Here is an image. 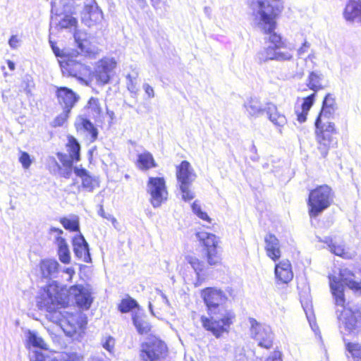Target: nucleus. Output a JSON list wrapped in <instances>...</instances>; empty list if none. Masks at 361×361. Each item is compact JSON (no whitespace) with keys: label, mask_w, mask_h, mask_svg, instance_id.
Instances as JSON below:
<instances>
[{"label":"nucleus","mask_w":361,"mask_h":361,"mask_svg":"<svg viewBox=\"0 0 361 361\" xmlns=\"http://www.w3.org/2000/svg\"><path fill=\"white\" fill-rule=\"evenodd\" d=\"M281 4L280 2L278 3V10L274 13V16L271 17V20L267 22V25H264L261 24V20L257 16H254L255 21L257 24L258 27L263 31L265 34L269 35V42L274 44V47H283V43L281 41V37L280 35H278L274 32L276 28V17L281 12ZM264 23L267 21L264 20Z\"/></svg>","instance_id":"ddd939ff"},{"label":"nucleus","mask_w":361,"mask_h":361,"mask_svg":"<svg viewBox=\"0 0 361 361\" xmlns=\"http://www.w3.org/2000/svg\"><path fill=\"white\" fill-rule=\"evenodd\" d=\"M18 159L25 169L30 168L32 164V160L30 159V154L27 152L20 150V156Z\"/></svg>","instance_id":"3c124183"},{"label":"nucleus","mask_w":361,"mask_h":361,"mask_svg":"<svg viewBox=\"0 0 361 361\" xmlns=\"http://www.w3.org/2000/svg\"><path fill=\"white\" fill-rule=\"evenodd\" d=\"M159 293H160V298H161V302L165 306L169 307L170 302H169V300L167 299L166 296L160 290H159Z\"/></svg>","instance_id":"338daca9"},{"label":"nucleus","mask_w":361,"mask_h":361,"mask_svg":"<svg viewBox=\"0 0 361 361\" xmlns=\"http://www.w3.org/2000/svg\"><path fill=\"white\" fill-rule=\"evenodd\" d=\"M50 233L51 234L56 233V237H62V234L63 233V230H61L60 228L51 227L50 228ZM55 237H56V235L54 236V238Z\"/></svg>","instance_id":"69168bd1"},{"label":"nucleus","mask_w":361,"mask_h":361,"mask_svg":"<svg viewBox=\"0 0 361 361\" xmlns=\"http://www.w3.org/2000/svg\"><path fill=\"white\" fill-rule=\"evenodd\" d=\"M88 113L94 118H99L102 113V107L97 98L91 97L86 106Z\"/></svg>","instance_id":"ea45409f"},{"label":"nucleus","mask_w":361,"mask_h":361,"mask_svg":"<svg viewBox=\"0 0 361 361\" xmlns=\"http://www.w3.org/2000/svg\"><path fill=\"white\" fill-rule=\"evenodd\" d=\"M355 274L348 269H342L340 271L339 276H329V285L335 305L340 307L341 310H336L337 317L339 322L341 331L350 332L354 330L360 318V313L357 310H353L345 306L344 297V285L354 290H361V281L355 280Z\"/></svg>","instance_id":"f03ea898"},{"label":"nucleus","mask_w":361,"mask_h":361,"mask_svg":"<svg viewBox=\"0 0 361 361\" xmlns=\"http://www.w3.org/2000/svg\"><path fill=\"white\" fill-rule=\"evenodd\" d=\"M194 214H196L200 219L206 221L208 223L212 222L211 218L208 216V214L206 212H203L202 210L196 212Z\"/></svg>","instance_id":"680f3d73"},{"label":"nucleus","mask_w":361,"mask_h":361,"mask_svg":"<svg viewBox=\"0 0 361 361\" xmlns=\"http://www.w3.org/2000/svg\"><path fill=\"white\" fill-rule=\"evenodd\" d=\"M56 302H57L56 286L55 284H50L42 293L40 304L42 306L46 307L49 312L47 317H49L53 322H56V324H59L61 328H64L66 323L69 322V320L65 318L67 312L64 310L52 311L55 307Z\"/></svg>","instance_id":"423d86ee"},{"label":"nucleus","mask_w":361,"mask_h":361,"mask_svg":"<svg viewBox=\"0 0 361 361\" xmlns=\"http://www.w3.org/2000/svg\"><path fill=\"white\" fill-rule=\"evenodd\" d=\"M72 244L76 257L85 262H91L88 243L81 233H79L73 238Z\"/></svg>","instance_id":"f3484780"},{"label":"nucleus","mask_w":361,"mask_h":361,"mask_svg":"<svg viewBox=\"0 0 361 361\" xmlns=\"http://www.w3.org/2000/svg\"><path fill=\"white\" fill-rule=\"evenodd\" d=\"M57 157L59 161L63 164V166H72L75 159H71V156L58 152Z\"/></svg>","instance_id":"864d4df0"},{"label":"nucleus","mask_w":361,"mask_h":361,"mask_svg":"<svg viewBox=\"0 0 361 361\" xmlns=\"http://www.w3.org/2000/svg\"><path fill=\"white\" fill-rule=\"evenodd\" d=\"M194 214H196L200 219L206 221L208 223L212 222L211 218L208 216V214L206 212H203L202 210L196 212Z\"/></svg>","instance_id":"052dcab7"},{"label":"nucleus","mask_w":361,"mask_h":361,"mask_svg":"<svg viewBox=\"0 0 361 361\" xmlns=\"http://www.w3.org/2000/svg\"><path fill=\"white\" fill-rule=\"evenodd\" d=\"M333 200V193L330 187L323 185L310 191L308 199L309 214L316 217L327 209Z\"/></svg>","instance_id":"7ed1b4c3"},{"label":"nucleus","mask_w":361,"mask_h":361,"mask_svg":"<svg viewBox=\"0 0 361 361\" xmlns=\"http://www.w3.org/2000/svg\"><path fill=\"white\" fill-rule=\"evenodd\" d=\"M201 297L209 316L201 317L200 322L203 328L216 338L225 333L228 334L235 319V314L224 305L227 300L226 295L220 289L207 288L202 290Z\"/></svg>","instance_id":"f257e3e1"},{"label":"nucleus","mask_w":361,"mask_h":361,"mask_svg":"<svg viewBox=\"0 0 361 361\" xmlns=\"http://www.w3.org/2000/svg\"><path fill=\"white\" fill-rule=\"evenodd\" d=\"M75 175L81 178V188L87 192H92L99 186L97 179L90 175L89 172L85 169L75 168Z\"/></svg>","instance_id":"4be33fe9"},{"label":"nucleus","mask_w":361,"mask_h":361,"mask_svg":"<svg viewBox=\"0 0 361 361\" xmlns=\"http://www.w3.org/2000/svg\"><path fill=\"white\" fill-rule=\"evenodd\" d=\"M178 183L180 185H192L196 178V174L188 161H183L176 168Z\"/></svg>","instance_id":"6ab92c4d"},{"label":"nucleus","mask_w":361,"mask_h":361,"mask_svg":"<svg viewBox=\"0 0 361 361\" xmlns=\"http://www.w3.org/2000/svg\"><path fill=\"white\" fill-rule=\"evenodd\" d=\"M82 356L76 353H61L56 356L42 353H36V359L32 361H81Z\"/></svg>","instance_id":"5701e85b"},{"label":"nucleus","mask_w":361,"mask_h":361,"mask_svg":"<svg viewBox=\"0 0 361 361\" xmlns=\"http://www.w3.org/2000/svg\"><path fill=\"white\" fill-rule=\"evenodd\" d=\"M191 185H179L180 190L182 193V199L184 201H190L195 197L194 192L190 190V187Z\"/></svg>","instance_id":"09e8293b"},{"label":"nucleus","mask_w":361,"mask_h":361,"mask_svg":"<svg viewBox=\"0 0 361 361\" xmlns=\"http://www.w3.org/2000/svg\"><path fill=\"white\" fill-rule=\"evenodd\" d=\"M74 39L78 48L80 51L81 54H88L92 53L87 32L80 30H74Z\"/></svg>","instance_id":"c85d7f7f"},{"label":"nucleus","mask_w":361,"mask_h":361,"mask_svg":"<svg viewBox=\"0 0 361 361\" xmlns=\"http://www.w3.org/2000/svg\"><path fill=\"white\" fill-rule=\"evenodd\" d=\"M274 272L276 279L283 283H288L293 278L290 262L287 259L276 264Z\"/></svg>","instance_id":"412c9836"},{"label":"nucleus","mask_w":361,"mask_h":361,"mask_svg":"<svg viewBox=\"0 0 361 361\" xmlns=\"http://www.w3.org/2000/svg\"><path fill=\"white\" fill-rule=\"evenodd\" d=\"M72 173V166H65V169L61 170V175L66 178H69Z\"/></svg>","instance_id":"e2e57ef3"},{"label":"nucleus","mask_w":361,"mask_h":361,"mask_svg":"<svg viewBox=\"0 0 361 361\" xmlns=\"http://www.w3.org/2000/svg\"><path fill=\"white\" fill-rule=\"evenodd\" d=\"M20 42V39L16 35H12L8 40V44L12 49H17Z\"/></svg>","instance_id":"4d7b16f0"},{"label":"nucleus","mask_w":361,"mask_h":361,"mask_svg":"<svg viewBox=\"0 0 361 361\" xmlns=\"http://www.w3.org/2000/svg\"><path fill=\"white\" fill-rule=\"evenodd\" d=\"M54 243L57 246L59 260L63 264L71 262V252L66 240L63 237H55Z\"/></svg>","instance_id":"cd10ccee"},{"label":"nucleus","mask_w":361,"mask_h":361,"mask_svg":"<svg viewBox=\"0 0 361 361\" xmlns=\"http://www.w3.org/2000/svg\"><path fill=\"white\" fill-rule=\"evenodd\" d=\"M52 12L59 18L58 26L61 29H68L71 31L77 28L78 20L76 15V7L73 3L68 0H56L52 3Z\"/></svg>","instance_id":"20e7f679"},{"label":"nucleus","mask_w":361,"mask_h":361,"mask_svg":"<svg viewBox=\"0 0 361 361\" xmlns=\"http://www.w3.org/2000/svg\"><path fill=\"white\" fill-rule=\"evenodd\" d=\"M133 322L140 334H146L151 329L149 323L145 318L137 314L133 316Z\"/></svg>","instance_id":"4c0bfd02"},{"label":"nucleus","mask_w":361,"mask_h":361,"mask_svg":"<svg viewBox=\"0 0 361 361\" xmlns=\"http://www.w3.org/2000/svg\"><path fill=\"white\" fill-rule=\"evenodd\" d=\"M116 65V62L112 58H104L98 61L95 68V78L97 82L102 85L108 83Z\"/></svg>","instance_id":"dca6fc26"},{"label":"nucleus","mask_w":361,"mask_h":361,"mask_svg":"<svg viewBox=\"0 0 361 361\" xmlns=\"http://www.w3.org/2000/svg\"><path fill=\"white\" fill-rule=\"evenodd\" d=\"M275 47L269 46L258 51L255 56V61L262 64L268 61H274Z\"/></svg>","instance_id":"c9c22d12"},{"label":"nucleus","mask_w":361,"mask_h":361,"mask_svg":"<svg viewBox=\"0 0 361 361\" xmlns=\"http://www.w3.org/2000/svg\"><path fill=\"white\" fill-rule=\"evenodd\" d=\"M29 343L34 347L38 348L39 350L35 351V358L32 357L30 361H32L36 359V353L39 352L44 354L50 355L49 352L47 351V344L38 335L34 332H29L28 337Z\"/></svg>","instance_id":"72a5a7b5"},{"label":"nucleus","mask_w":361,"mask_h":361,"mask_svg":"<svg viewBox=\"0 0 361 361\" xmlns=\"http://www.w3.org/2000/svg\"><path fill=\"white\" fill-rule=\"evenodd\" d=\"M196 236L205 247L208 263L210 265L219 264L221 258L217 251L218 240L216 236L205 231L197 232Z\"/></svg>","instance_id":"9b49d317"},{"label":"nucleus","mask_w":361,"mask_h":361,"mask_svg":"<svg viewBox=\"0 0 361 361\" xmlns=\"http://www.w3.org/2000/svg\"><path fill=\"white\" fill-rule=\"evenodd\" d=\"M70 113L71 111L68 109H63V112L54 119V126H61L69 117Z\"/></svg>","instance_id":"603ef678"},{"label":"nucleus","mask_w":361,"mask_h":361,"mask_svg":"<svg viewBox=\"0 0 361 361\" xmlns=\"http://www.w3.org/2000/svg\"><path fill=\"white\" fill-rule=\"evenodd\" d=\"M264 241L266 243L265 250L267 255L274 261H276L281 257V250L279 241L275 235L272 234L267 235Z\"/></svg>","instance_id":"a878e982"},{"label":"nucleus","mask_w":361,"mask_h":361,"mask_svg":"<svg viewBox=\"0 0 361 361\" xmlns=\"http://www.w3.org/2000/svg\"><path fill=\"white\" fill-rule=\"evenodd\" d=\"M138 305L137 302L133 298L123 299L118 305V310L122 313H126Z\"/></svg>","instance_id":"a18cd8bd"},{"label":"nucleus","mask_w":361,"mask_h":361,"mask_svg":"<svg viewBox=\"0 0 361 361\" xmlns=\"http://www.w3.org/2000/svg\"><path fill=\"white\" fill-rule=\"evenodd\" d=\"M280 0H247V4L252 11L253 16L261 20V24L267 25L271 17L278 10V3Z\"/></svg>","instance_id":"0eeeda50"},{"label":"nucleus","mask_w":361,"mask_h":361,"mask_svg":"<svg viewBox=\"0 0 361 361\" xmlns=\"http://www.w3.org/2000/svg\"><path fill=\"white\" fill-rule=\"evenodd\" d=\"M80 125L83 129L89 133L91 136V142H94L97 140L98 135V130L94 127L93 123L87 118H82L80 119Z\"/></svg>","instance_id":"37998d69"},{"label":"nucleus","mask_w":361,"mask_h":361,"mask_svg":"<svg viewBox=\"0 0 361 361\" xmlns=\"http://www.w3.org/2000/svg\"><path fill=\"white\" fill-rule=\"evenodd\" d=\"M102 19L103 13L96 2L94 0H86L81 14L82 22L85 25L91 27L94 24L102 22Z\"/></svg>","instance_id":"4468645a"},{"label":"nucleus","mask_w":361,"mask_h":361,"mask_svg":"<svg viewBox=\"0 0 361 361\" xmlns=\"http://www.w3.org/2000/svg\"><path fill=\"white\" fill-rule=\"evenodd\" d=\"M66 314L65 318L69 320V322H66V326L62 329L67 334L71 335L72 333L76 332L77 329L79 327V324L76 315L68 312Z\"/></svg>","instance_id":"a19ab883"},{"label":"nucleus","mask_w":361,"mask_h":361,"mask_svg":"<svg viewBox=\"0 0 361 361\" xmlns=\"http://www.w3.org/2000/svg\"><path fill=\"white\" fill-rule=\"evenodd\" d=\"M307 113L308 112H305L303 111V110L302 109V111L301 112H298L296 111V114H297V116H298V121L300 122V123H303L306 121V118H307Z\"/></svg>","instance_id":"0e129e2a"},{"label":"nucleus","mask_w":361,"mask_h":361,"mask_svg":"<svg viewBox=\"0 0 361 361\" xmlns=\"http://www.w3.org/2000/svg\"><path fill=\"white\" fill-rule=\"evenodd\" d=\"M167 352L166 344L157 338H149L142 345L140 356L144 361H157Z\"/></svg>","instance_id":"1a4fd4ad"},{"label":"nucleus","mask_w":361,"mask_h":361,"mask_svg":"<svg viewBox=\"0 0 361 361\" xmlns=\"http://www.w3.org/2000/svg\"><path fill=\"white\" fill-rule=\"evenodd\" d=\"M59 264L55 259H47L40 263V269L44 278L56 277L59 271Z\"/></svg>","instance_id":"bb28decb"},{"label":"nucleus","mask_w":361,"mask_h":361,"mask_svg":"<svg viewBox=\"0 0 361 361\" xmlns=\"http://www.w3.org/2000/svg\"><path fill=\"white\" fill-rule=\"evenodd\" d=\"M337 109L335 98L331 94H327L322 103L321 111L317 118H320V121H325L331 117Z\"/></svg>","instance_id":"b1692460"},{"label":"nucleus","mask_w":361,"mask_h":361,"mask_svg":"<svg viewBox=\"0 0 361 361\" xmlns=\"http://www.w3.org/2000/svg\"><path fill=\"white\" fill-rule=\"evenodd\" d=\"M102 347L106 350L110 354H114L115 339L111 336H105L101 341Z\"/></svg>","instance_id":"de8ad7c7"},{"label":"nucleus","mask_w":361,"mask_h":361,"mask_svg":"<svg viewBox=\"0 0 361 361\" xmlns=\"http://www.w3.org/2000/svg\"><path fill=\"white\" fill-rule=\"evenodd\" d=\"M310 47V43L305 40L302 45L297 50V56L298 58H302L305 54L308 52Z\"/></svg>","instance_id":"5fc2aeb1"},{"label":"nucleus","mask_w":361,"mask_h":361,"mask_svg":"<svg viewBox=\"0 0 361 361\" xmlns=\"http://www.w3.org/2000/svg\"><path fill=\"white\" fill-rule=\"evenodd\" d=\"M343 17L349 23H361V0H348Z\"/></svg>","instance_id":"aec40b11"},{"label":"nucleus","mask_w":361,"mask_h":361,"mask_svg":"<svg viewBox=\"0 0 361 361\" xmlns=\"http://www.w3.org/2000/svg\"><path fill=\"white\" fill-rule=\"evenodd\" d=\"M56 96L63 109H68L70 111L80 98L72 90L66 87L58 88Z\"/></svg>","instance_id":"a211bd4d"},{"label":"nucleus","mask_w":361,"mask_h":361,"mask_svg":"<svg viewBox=\"0 0 361 361\" xmlns=\"http://www.w3.org/2000/svg\"><path fill=\"white\" fill-rule=\"evenodd\" d=\"M187 262L190 265L191 268L195 271L196 274L197 280L195 282V286H199L202 284L204 281V278L201 277L200 273L204 269V263L202 261H200L196 257L194 256H187L185 257Z\"/></svg>","instance_id":"2f4dec72"},{"label":"nucleus","mask_w":361,"mask_h":361,"mask_svg":"<svg viewBox=\"0 0 361 361\" xmlns=\"http://www.w3.org/2000/svg\"><path fill=\"white\" fill-rule=\"evenodd\" d=\"M345 349L354 361H361V344L358 343H347Z\"/></svg>","instance_id":"79ce46f5"},{"label":"nucleus","mask_w":361,"mask_h":361,"mask_svg":"<svg viewBox=\"0 0 361 361\" xmlns=\"http://www.w3.org/2000/svg\"><path fill=\"white\" fill-rule=\"evenodd\" d=\"M59 63L63 75L74 77L80 80L91 72L89 66L82 63L80 59H74L73 56L66 57L59 61Z\"/></svg>","instance_id":"6e6552de"},{"label":"nucleus","mask_w":361,"mask_h":361,"mask_svg":"<svg viewBox=\"0 0 361 361\" xmlns=\"http://www.w3.org/2000/svg\"><path fill=\"white\" fill-rule=\"evenodd\" d=\"M143 89L149 98H153L154 97V89L149 84L145 83L143 85Z\"/></svg>","instance_id":"13d9d810"},{"label":"nucleus","mask_w":361,"mask_h":361,"mask_svg":"<svg viewBox=\"0 0 361 361\" xmlns=\"http://www.w3.org/2000/svg\"><path fill=\"white\" fill-rule=\"evenodd\" d=\"M49 43L53 50V52L56 56L61 58L64 57L65 59L66 57H67L66 56H65L63 51L61 50L59 47H57L54 42L49 40Z\"/></svg>","instance_id":"6e6d98bb"},{"label":"nucleus","mask_w":361,"mask_h":361,"mask_svg":"<svg viewBox=\"0 0 361 361\" xmlns=\"http://www.w3.org/2000/svg\"><path fill=\"white\" fill-rule=\"evenodd\" d=\"M316 97V93L314 92L308 97L303 99V102L301 105V109L305 112H308L312 106Z\"/></svg>","instance_id":"8fccbe9b"},{"label":"nucleus","mask_w":361,"mask_h":361,"mask_svg":"<svg viewBox=\"0 0 361 361\" xmlns=\"http://www.w3.org/2000/svg\"><path fill=\"white\" fill-rule=\"evenodd\" d=\"M323 80V74L318 71H312L307 77V85L316 93L317 91L324 89V86L322 85Z\"/></svg>","instance_id":"473e14b6"},{"label":"nucleus","mask_w":361,"mask_h":361,"mask_svg":"<svg viewBox=\"0 0 361 361\" xmlns=\"http://www.w3.org/2000/svg\"><path fill=\"white\" fill-rule=\"evenodd\" d=\"M191 207H192V210L193 213H195L196 212H198V211L202 210V209H201V206H200V204H199L198 201H197V200H196V201H195V202L192 203V204Z\"/></svg>","instance_id":"774afa93"},{"label":"nucleus","mask_w":361,"mask_h":361,"mask_svg":"<svg viewBox=\"0 0 361 361\" xmlns=\"http://www.w3.org/2000/svg\"><path fill=\"white\" fill-rule=\"evenodd\" d=\"M60 223L65 229L70 231H80V221L77 215L72 214L68 217H63L60 219Z\"/></svg>","instance_id":"e433bc0d"},{"label":"nucleus","mask_w":361,"mask_h":361,"mask_svg":"<svg viewBox=\"0 0 361 361\" xmlns=\"http://www.w3.org/2000/svg\"><path fill=\"white\" fill-rule=\"evenodd\" d=\"M138 73L136 71H133L132 73L128 74L126 76L127 78V87L128 90L132 93H136L138 90L137 78Z\"/></svg>","instance_id":"49530a36"},{"label":"nucleus","mask_w":361,"mask_h":361,"mask_svg":"<svg viewBox=\"0 0 361 361\" xmlns=\"http://www.w3.org/2000/svg\"><path fill=\"white\" fill-rule=\"evenodd\" d=\"M244 107L250 116L258 117L265 112V107H263L261 102L256 97H251L244 104Z\"/></svg>","instance_id":"c756f323"},{"label":"nucleus","mask_w":361,"mask_h":361,"mask_svg":"<svg viewBox=\"0 0 361 361\" xmlns=\"http://www.w3.org/2000/svg\"><path fill=\"white\" fill-rule=\"evenodd\" d=\"M250 335L258 342V345L269 349L272 346L274 335L269 326L258 323L255 319L250 320Z\"/></svg>","instance_id":"9d476101"},{"label":"nucleus","mask_w":361,"mask_h":361,"mask_svg":"<svg viewBox=\"0 0 361 361\" xmlns=\"http://www.w3.org/2000/svg\"><path fill=\"white\" fill-rule=\"evenodd\" d=\"M70 295L73 296L77 305L83 310H88L92 302V293L88 288L82 285H75L69 289Z\"/></svg>","instance_id":"2eb2a0df"},{"label":"nucleus","mask_w":361,"mask_h":361,"mask_svg":"<svg viewBox=\"0 0 361 361\" xmlns=\"http://www.w3.org/2000/svg\"><path fill=\"white\" fill-rule=\"evenodd\" d=\"M266 361H282L280 352L275 351L272 353L267 359Z\"/></svg>","instance_id":"bf43d9fd"},{"label":"nucleus","mask_w":361,"mask_h":361,"mask_svg":"<svg viewBox=\"0 0 361 361\" xmlns=\"http://www.w3.org/2000/svg\"><path fill=\"white\" fill-rule=\"evenodd\" d=\"M324 242L328 245L330 251L334 255L347 259L352 257V253L346 251L343 245L334 243L332 239L328 237L325 238Z\"/></svg>","instance_id":"f704fd0d"},{"label":"nucleus","mask_w":361,"mask_h":361,"mask_svg":"<svg viewBox=\"0 0 361 361\" xmlns=\"http://www.w3.org/2000/svg\"><path fill=\"white\" fill-rule=\"evenodd\" d=\"M315 127L318 149L322 156L326 157L330 147L336 143V139L333 136L336 133L335 125L328 121H320V118H317Z\"/></svg>","instance_id":"39448f33"},{"label":"nucleus","mask_w":361,"mask_h":361,"mask_svg":"<svg viewBox=\"0 0 361 361\" xmlns=\"http://www.w3.org/2000/svg\"><path fill=\"white\" fill-rule=\"evenodd\" d=\"M147 191L151 195V204L155 208L167 199L168 192L164 178L150 177L147 183Z\"/></svg>","instance_id":"f8f14e48"},{"label":"nucleus","mask_w":361,"mask_h":361,"mask_svg":"<svg viewBox=\"0 0 361 361\" xmlns=\"http://www.w3.org/2000/svg\"><path fill=\"white\" fill-rule=\"evenodd\" d=\"M67 147L71 159L78 161L80 159V145L74 137H68Z\"/></svg>","instance_id":"58836bf2"},{"label":"nucleus","mask_w":361,"mask_h":361,"mask_svg":"<svg viewBox=\"0 0 361 361\" xmlns=\"http://www.w3.org/2000/svg\"><path fill=\"white\" fill-rule=\"evenodd\" d=\"M265 112L269 120L276 126L283 127L287 123L286 116L278 111L277 106L273 103H267Z\"/></svg>","instance_id":"393cba45"},{"label":"nucleus","mask_w":361,"mask_h":361,"mask_svg":"<svg viewBox=\"0 0 361 361\" xmlns=\"http://www.w3.org/2000/svg\"><path fill=\"white\" fill-rule=\"evenodd\" d=\"M137 167L142 171H147L157 167V164L152 154L145 151L137 155Z\"/></svg>","instance_id":"7c9ffc66"},{"label":"nucleus","mask_w":361,"mask_h":361,"mask_svg":"<svg viewBox=\"0 0 361 361\" xmlns=\"http://www.w3.org/2000/svg\"><path fill=\"white\" fill-rule=\"evenodd\" d=\"M283 47H275L274 61H288L293 58V53L290 51L282 50Z\"/></svg>","instance_id":"c03bdc74"}]
</instances>
